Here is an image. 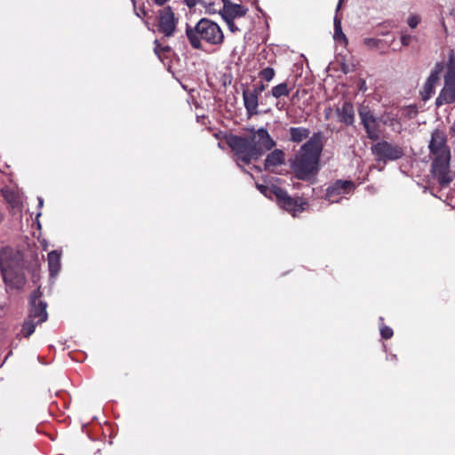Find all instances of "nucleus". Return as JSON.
<instances>
[{"label": "nucleus", "mask_w": 455, "mask_h": 455, "mask_svg": "<svg viewBox=\"0 0 455 455\" xmlns=\"http://www.w3.org/2000/svg\"><path fill=\"white\" fill-rule=\"evenodd\" d=\"M186 36L191 47L195 50L203 49V41L210 45L220 46L225 40L221 28L207 18L199 20L193 28L187 24Z\"/></svg>", "instance_id": "7ed1b4c3"}, {"label": "nucleus", "mask_w": 455, "mask_h": 455, "mask_svg": "<svg viewBox=\"0 0 455 455\" xmlns=\"http://www.w3.org/2000/svg\"><path fill=\"white\" fill-rule=\"evenodd\" d=\"M451 132H452V134L455 136V120H454V123L453 124L451 125Z\"/></svg>", "instance_id": "4c0bfd02"}, {"label": "nucleus", "mask_w": 455, "mask_h": 455, "mask_svg": "<svg viewBox=\"0 0 455 455\" xmlns=\"http://www.w3.org/2000/svg\"><path fill=\"white\" fill-rule=\"evenodd\" d=\"M222 7L220 15L223 20H233L242 18L248 12V8L243 4H234L230 0H221Z\"/></svg>", "instance_id": "4468645a"}, {"label": "nucleus", "mask_w": 455, "mask_h": 455, "mask_svg": "<svg viewBox=\"0 0 455 455\" xmlns=\"http://www.w3.org/2000/svg\"><path fill=\"white\" fill-rule=\"evenodd\" d=\"M154 3L158 6L164 5L169 0H153Z\"/></svg>", "instance_id": "c9c22d12"}, {"label": "nucleus", "mask_w": 455, "mask_h": 455, "mask_svg": "<svg viewBox=\"0 0 455 455\" xmlns=\"http://www.w3.org/2000/svg\"><path fill=\"white\" fill-rule=\"evenodd\" d=\"M412 39H413V37L411 36L403 34L401 36V43L403 46H408V45H410Z\"/></svg>", "instance_id": "72a5a7b5"}, {"label": "nucleus", "mask_w": 455, "mask_h": 455, "mask_svg": "<svg viewBox=\"0 0 455 455\" xmlns=\"http://www.w3.org/2000/svg\"><path fill=\"white\" fill-rule=\"evenodd\" d=\"M324 136L322 132H314L296 155L292 164L295 177L300 180H309L319 170L320 157L323 149Z\"/></svg>", "instance_id": "f03ea898"}, {"label": "nucleus", "mask_w": 455, "mask_h": 455, "mask_svg": "<svg viewBox=\"0 0 455 455\" xmlns=\"http://www.w3.org/2000/svg\"><path fill=\"white\" fill-rule=\"evenodd\" d=\"M336 115L339 121L347 126H351L355 123V108L349 101H345L340 107H338Z\"/></svg>", "instance_id": "dca6fc26"}, {"label": "nucleus", "mask_w": 455, "mask_h": 455, "mask_svg": "<svg viewBox=\"0 0 455 455\" xmlns=\"http://www.w3.org/2000/svg\"><path fill=\"white\" fill-rule=\"evenodd\" d=\"M226 143L235 153L237 160L246 164L252 160H258L266 151L275 146V140L265 128L252 130L248 136L230 134L226 137Z\"/></svg>", "instance_id": "f257e3e1"}, {"label": "nucleus", "mask_w": 455, "mask_h": 455, "mask_svg": "<svg viewBox=\"0 0 455 455\" xmlns=\"http://www.w3.org/2000/svg\"><path fill=\"white\" fill-rule=\"evenodd\" d=\"M379 331H380V335H381L382 339H389L394 335V331H393L392 328H390L389 326L384 325V324H382L380 326Z\"/></svg>", "instance_id": "c756f323"}, {"label": "nucleus", "mask_w": 455, "mask_h": 455, "mask_svg": "<svg viewBox=\"0 0 455 455\" xmlns=\"http://www.w3.org/2000/svg\"><path fill=\"white\" fill-rule=\"evenodd\" d=\"M363 44L369 49H379L382 54L386 53L387 49L389 47V44L385 43L381 39L378 38H364Z\"/></svg>", "instance_id": "412c9836"}, {"label": "nucleus", "mask_w": 455, "mask_h": 455, "mask_svg": "<svg viewBox=\"0 0 455 455\" xmlns=\"http://www.w3.org/2000/svg\"><path fill=\"white\" fill-rule=\"evenodd\" d=\"M355 188V184L350 180H338L326 189V199L335 202V196L348 194Z\"/></svg>", "instance_id": "2eb2a0df"}, {"label": "nucleus", "mask_w": 455, "mask_h": 455, "mask_svg": "<svg viewBox=\"0 0 455 455\" xmlns=\"http://www.w3.org/2000/svg\"><path fill=\"white\" fill-rule=\"evenodd\" d=\"M429 150L435 157L451 156V151L447 145V137L443 131L435 130L433 132Z\"/></svg>", "instance_id": "ddd939ff"}, {"label": "nucleus", "mask_w": 455, "mask_h": 455, "mask_svg": "<svg viewBox=\"0 0 455 455\" xmlns=\"http://www.w3.org/2000/svg\"><path fill=\"white\" fill-rule=\"evenodd\" d=\"M48 267L52 276L56 275L60 269V252L52 251L48 253Z\"/></svg>", "instance_id": "aec40b11"}, {"label": "nucleus", "mask_w": 455, "mask_h": 455, "mask_svg": "<svg viewBox=\"0 0 455 455\" xmlns=\"http://www.w3.org/2000/svg\"><path fill=\"white\" fill-rule=\"evenodd\" d=\"M359 116L361 124L366 132L367 138L371 140H378L379 138V124L377 118L371 109L367 107H363L359 109Z\"/></svg>", "instance_id": "9b49d317"}, {"label": "nucleus", "mask_w": 455, "mask_h": 455, "mask_svg": "<svg viewBox=\"0 0 455 455\" xmlns=\"http://www.w3.org/2000/svg\"><path fill=\"white\" fill-rule=\"evenodd\" d=\"M450 160L451 156H436L432 162V174L442 188L448 187L451 182V177L450 176Z\"/></svg>", "instance_id": "0eeeda50"}, {"label": "nucleus", "mask_w": 455, "mask_h": 455, "mask_svg": "<svg viewBox=\"0 0 455 455\" xmlns=\"http://www.w3.org/2000/svg\"><path fill=\"white\" fill-rule=\"evenodd\" d=\"M275 197L279 207L293 217L303 212L308 205L307 199L302 196L292 197L283 188H275Z\"/></svg>", "instance_id": "423d86ee"}, {"label": "nucleus", "mask_w": 455, "mask_h": 455, "mask_svg": "<svg viewBox=\"0 0 455 455\" xmlns=\"http://www.w3.org/2000/svg\"><path fill=\"white\" fill-rule=\"evenodd\" d=\"M37 324H40V323H37L36 321L28 317L25 320L24 323L22 324V328H21L22 335L25 338L30 337L34 333Z\"/></svg>", "instance_id": "5701e85b"}, {"label": "nucleus", "mask_w": 455, "mask_h": 455, "mask_svg": "<svg viewBox=\"0 0 455 455\" xmlns=\"http://www.w3.org/2000/svg\"><path fill=\"white\" fill-rule=\"evenodd\" d=\"M178 19L175 18L174 12L171 6L164 7L158 13L157 30L166 37H171L176 31Z\"/></svg>", "instance_id": "6e6552de"}, {"label": "nucleus", "mask_w": 455, "mask_h": 455, "mask_svg": "<svg viewBox=\"0 0 455 455\" xmlns=\"http://www.w3.org/2000/svg\"><path fill=\"white\" fill-rule=\"evenodd\" d=\"M155 48L154 52L158 56L159 59H161V55L164 52H169L171 51V47L166 45L163 46L157 39L154 41Z\"/></svg>", "instance_id": "cd10ccee"}, {"label": "nucleus", "mask_w": 455, "mask_h": 455, "mask_svg": "<svg viewBox=\"0 0 455 455\" xmlns=\"http://www.w3.org/2000/svg\"><path fill=\"white\" fill-rule=\"evenodd\" d=\"M204 6L205 8V12L208 14L219 13L221 10L220 3H216L215 1H204Z\"/></svg>", "instance_id": "b1692460"}, {"label": "nucleus", "mask_w": 455, "mask_h": 455, "mask_svg": "<svg viewBox=\"0 0 455 455\" xmlns=\"http://www.w3.org/2000/svg\"><path fill=\"white\" fill-rule=\"evenodd\" d=\"M184 2L186 5L191 9L195 7L197 4H201L204 5V0H184Z\"/></svg>", "instance_id": "f704fd0d"}, {"label": "nucleus", "mask_w": 455, "mask_h": 455, "mask_svg": "<svg viewBox=\"0 0 455 455\" xmlns=\"http://www.w3.org/2000/svg\"><path fill=\"white\" fill-rule=\"evenodd\" d=\"M224 20L227 23L228 29L232 33H236V32L240 31V28L235 25V20Z\"/></svg>", "instance_id": "2f4dec72"}, {"label": "nucleus", "mask_w": 455, "mask_h": 455, "mask_svg": "<svg viewBox=\"0 0 455 455\" xmlns=\"http://www.w3.org/2000/svg\"><path fill=\"white\" fill-rule=\"evenodd\" d=\"M403 115L409 118V119H412V118H415L418 115V108H417V106L416 105H410V106H407L404 109H403Z\"/></svg>", "instance_id": "c85d7f7f"}, {"label": "nucleus", "mask_w": 455, "mask_h": 455, "mask_svg": "<svg viewBox=\"0 0 455 455\" xmlns=\"http://www.w3.org/2000/svg\"><path fill=\"white\" fill-rule=\"evenodd\" d=\"M275 69L270 67L264 68L259 73V76L267 82H270L275 77Z\"/></svg>", "instance_id": "a878e982"}, {"label": "nucleus", "mask_w": 455, "mask_h": 455, "mask_svg": "<svg viewBox=\"0 0 455 455\" xmlns=\"http://www.w3.org/2000/svg\"><path fill=\"white\" fill-rule=\"evenodd\" d=\"M244 108L249 116L258 114L259 96L251 92L249 89L243 92Z\"/></svg>", "instance_id": "f3484780"}, {"label": "nucleus", "mask_w": 455, "mask_h": 455, "mask_svg": "<svg viewBox=\"0 0 455 455\" xmlns=\"http://www.w3.org/2000/svg\"><path fill=\"white\" fill-rule=\"evenodd\" d=\"M284 162V153L281 149H275L267 155L265 159V169L269 170L272 167H276L283 164Z\"/></svg>", "instance_id": "a211bd4d"}, {"label": "nucleus", "mask_w": 455, "mask_h": 455, "mask_svg": "<svg viewBox=\"0 0 455 455\" xmlns=\"http://www.w3.org/2000/svg\"><path fill=\"white\" fill-rule=\"evenodd\" d=\"M342 2H343V0H339V1L338 6H337V12H338V11H339V9L340 8Z\"/></svg>", "instance_id": "58836bf2"}, {"label": "nucleus", "mask_w": 455, "mask_h": 455, "mask_svg": "<svg viewBox=\"0 0 455 455\" xmlns=\"http://www.w3.org/2000/svg\"><path fill=\"white\" fill-rule=\"evenodd\" d=\"M291 88L288 87V84L283 82L272 87L270 93L274 98L279 99L283 96H289Z\"/></svg>", "instance_id": "4be33fe9"}, {"label": "nucleus", "mask_w": 455, "mask_h": 455, "mask_svg": "<svg viewBox=\"0 0 455 455\" xmlns=\"http://www.w3.org/2000/svg\"><path fill=\"white\" fill-rule=\"evenodd\" d=\"M420 22V17L418 15H411L409 17L407 23L411 28H415Z\"/></svg>", "instance_id": "7c9ffc66"}, {"label": "nucleus", "mask_w": 455, "mask_h": 455, "mask_svg": "<svg viewBox=\"0 0 455 455\" xmlns=\"http://www.w3.org/2000/svg\"><path fill=\"white\" fill-rule=\"evenodd\" d=\"M334 38L337 40H347L345 34L342 31L341 20L337 16L334 18Z\"/></svg>", "instance_id": "393cba45"}, {"label": "nucleus", "mask_w": 455, "mask_h": 455, "mask_svg": "<svg viewBox=\"0 0 455 455\" xmlns=\"http://www.w3.org/2000/svg\"><path fill=\"white\" fill-rule=\"evenodd\" d=\"M257 188L262 193L264 196L267 197H271L275 196V188H281L278 186L272 185L271 187L262 184H257Z\"/></svg>", "instance_id": "bb28decb"}, {"label": "nucleus", "mask_w": 455, "mask_h": 455, "mask_svg": "<svg viewBox=\"0 0 455 455\" xmlns=\"http://www.w3.org/2000/svg\"><path fill=\"white\" fill-rule=\"evenodd\" d=\"M0 268L3 275L4 282L6 285L12 289H20L26 283L23 273L16 271L10 264V262L0 259Z\"/></svg>", "instance_id": "1a4fd4ad"}, {"label": "nucleus", "mask_w": 455, "mask_h": 455, "mask_svg": "<svg viewBox=\"0 0 455 455\" xmlns=\"http://www.w3.org/2000/svg\"><path fill=\"white\" fill-rule=\"evenodd\" d=\"M289 134L291 142L300 143L309 137L310 130L306 127H291Z\"/></svg>", "instance_id": "6ab92c4d"}, {"label": "nucleus", "mask_w": 455, "mask_h": 455, "mask_svg": "<svg viewBox=\"0 0 455 455\" xmlns=\"http://www.w3.org/2000/svg\"><path fill=\"white\" fill-rule=\"evenodd\" d=\"M443 68L444 66L442 62H437L435 65L423 88L419 92L420 98L423 101L428 100L435 93V88L440 82Z\"/></svg>", "instance_id": "f8f14e48"}, {"label": "nucleus", "mask_w": 455, "mask_h": 455, "mask_svg": "<svg viewBox=\"0 0 455 455\" xmlns=\"http://www.w3.org/2000/svg\"><path fill=\"white\" fill-rule=\"evenodd\" d=\"M455 102V52L449 56L447 73L444 76V86L435 99L437 108Z\"/></svg>", "instance_id": "20e7f679"}, {"label": "nucleus", "mask_w": 455, "mask_h": 455, "mask_svg": "<svg viewBox=\"0 0 455 455\" xmlns=\"http://www.w3.org/2000/svg\"><path fill=\"white\" fill-rule=\"evenodd\" d=\"M43 293L40 288L36 289L30 295V311L28 318L36 321L39 323L45 322L48 318L46 311L47 304L44 301L38 300L42 297Z\"/></svg>", "instance_id": "9d476101"}, {"label": "nucleus", "mask_w": 455, "mask_h": 455, "mask_svg": "<svg viewBox=\"0 0 455 455\" xmlns=\"http://www.w3.org/2000/svg\"><path fill=\"white\" fill-rule=\"evenodd\" d=\"M371 150L377 162H382L385 164L399 160L404 156L403 147L384 140L373 144Z\"/></svg>", "instance_id": "39448f33"}, {"label": "nucleus", "mask_w": 455, "mask_h": 455, "mask_svg": "<svg viewBox=\"0 0 455 455\" xmlns=\"http://www.w3.org/2000/svg\"><path fill=\"white\" fill-rule=\"evenodd\" d=\"M266 88L267 86L264 84L260 83L259 84L255 85L254 88L250 91L256 94L257 96H259L261 92L266 90Z\"/></svg>", "instance_id": "473e14b6"}, {"label": "nucleus", "mask_w": 455, "mask_h": 455, "mask_svg": "<svg viewBox=\"0 0 455 455\" xmlns=\"http://www.w3.org/2000/svg\"><path fill=\"white\" fill-rule=\"evenodd\" d=\"M131 1H132V3L134 4H135V3H136V0H131Z\"/></svg>", "instance_id": "ea45409f"}, {"label": "nucleus", "mask_w": 455, "mask_h": 455, "mask_svg": "<svg viewBox=\"0 0 455 455\" xmlns=\"http://www.w3.org/2000/svg\"><path fill=\"white\" fill-rule=\"evenodd\" d=\"M442 26H443L445 36H448V29H447L446 24L443 20H442Z\"/></svg>", "instance_id": "e433bc0d"}]
</instances>
